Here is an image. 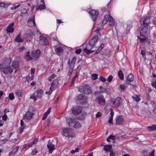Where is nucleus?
<instances>
[{
    "mask_svg": "<svg viewBox=\"0 0 156 156\" xmlns=\"http://www.w3.org/2000/svg\"><path fill=\"white\" fill-rule=\"evenodd\" d=\"M31 1L33 3L36 2L37 5L40 4L41 2H42V4H44V2L43 0H31Z\"/></svg>",
    "mask_w": 156,
    "mask_h": 156,
    "instance_id": "obj_35",
    "label": "nucleus"
},
{
    "mask_svg": "<svg viewBox=\"0 0 156 156\" xmlns=\"http://www.w3.org/2000/svg\"><path fill=\"white\" fill-rule=\"evenodd\" d=\"M152 29L154 31L153 33L154 37V38L156 39V27H152Z\"/></svg>",
    "mask_w": 156,
    "mask_h": 156,
    "instance_id": "obj_43",
    "label": "nucleus"
},
{
    "mask_svg": "<svg viewBox=\"0 0 156 156\" xmlns=\"http://www.w3.org/2000/svg\"><path fill=\"white\" fill-rule=\"evenodd\" d=\"M47 147L48 149L49 152L50 153H52L53 151L55 149L54 145L50 142V140H49L48 142Z\"/></svg>",
    "mask_w": 156,
    "mask_h": 156,
    "instance_id": "obj_19",
    "label": "nucleus"
},
{
    "mask_svg": "<svg viewBox=\"0 0 156 156\" xmlns=\"http://www.w3.org/2000/svg\"><path fill=\"white\" fill-rule=\"evenodd\" d=\"M19 148V147L18 146H16L9 153V155L12 156L17 151Z\"/></svg>",
    "mask_w": 156,
    "mask_h": 156,
    "instance_id": "obj_27",
    "label": "nucleus"
},
{
    "mask_svg": "<svg viewBox=\"0 0 156 156\" xmlns=\"http://www.w3.org/2000/svg\"><path fill=\"white\" fill-rule=\"evenodd\" d=\"M150 23V18L149 17H144L141 19V26L140 28V37L141 42H144L147 38V31L148 24Z\"/></svg>",
    "mask_w": 156,
    "mask_h": 156,
    "instance_id": "obj_1",
    "label": "nucleus"
},
{
    "mask_svg": "<svg viewBox=\"0 0 156 156\" xmlns=\"http://www.w3.org/2000/svg\"><path fill=\"white\" fill-rule=\"evenodd\" d=\"M66 122L69 126L73 127L75 128H79L81 126V124L78 122L76 121L74 119L69 118L66 119Z\"/></svg>",
    "mask_w": 156,
    "mask_h": 156,
    "instance_id": "obj_4",
    "label": "nucleus"
},
{
    "mask_svg": "<svg viewBox=\"0 0 156 156\" xmlns=\"http://www.w3.org/2000/svg\"><path fill=\"white\" fill-rule=\"evenodd\" d=\"M109 138L110 139H111L112 140H114L115 139V136H113L112 135H110L109 136Z\"/></svg>",
    "mask_w": 156,
    "mask_h": 156,
    "instance_id": "obj_51",
    "label": "nucleus"
},
{
    "mask_svg": "<svg viewBox=\"0 0 156 156\" xmlns=\"http://www.w3.org/2000/svg\"><path fill=\"white\" fill-rule=\"evenodd\" d=\"M63 50L62 48L60 47H58L55 49V51L57 53H59L61 52Z\"/></svg>",
    "mask_w": 156,
    "mask_h": 156,
    "instance_id": "obj_41",
    "label": "nucleus"
},
{
    "mask_svg": "<svg viewBox=\"0 0 156 156\" xmlns=\"http://www.w3.org/2000/svg\"><path fill=\"white\" fill-rule=\"evenodd\" d=\"M115 120V124L116 125L121 124L124 122V119L122 116H119L116 118Z\"/></svg>",
    "mask_w": 156,
    "mask_h": 156,
    "instance_id": "obj_22",
    "label": "nucleus"
},
{
    "mask_svg": "<svg viewBox=\"0 0 156 156\" xmlns=\"http://www.w3.org/2000/svg\"><path fill=\"white\" fill-rule=\"evenodd\" d=\"M25 58L28 60H30L32 59V58L30 55L29 51H28L26 52Z\"/></svg>",
    "mask_w": 156,
    "mask_h": 156,
    "instance_id": "obj_33",
    "label": "nucleus"
},
{
    "mask_svg": "<svg viewBox=\"0 0 156 156\" xmlns=\"http://www.w3.org/2000/svg\"><path fill=\"white\" fill-rule=\"evenodd\" d=\"M11 62V60L9 58H7L1 64H0V66H10Z\"/></svg>",
    "mask_w": 156,
    "mask_h": 156,
    "instance_id": "obj_18",
    "label": "nucleus"
},
{
    "mask_svg": "<svg viewBox=\"0 0 156 156\" xmlns=\"http://www.w3.org/2000/svg\"><path fill=\"white\" fill-rule=\"evenodd\" d=\"M0 69L1 72L5 74H11L13 71L12 68L10 66H0Z\"/></svg>",
    "mask_w": 156,
    "mask_h": 156,
    "instance_id": "obj_9",
    "label": "nucleus"
},
{
    "mask_svg": "<svg viewBox=\"0 0 156 156\" xmlns=\"http://www.w3.org/2000/svg\"><path fill=\"white\" fill-rule=\"evenodd\" d=\"M101 115V113L100 112H98L96 115V117L97 118H99Z\"/></svg>",
    "mask_w": 156,
    "mask_h": 156,
    "instance_id": "obj_60",
    "label": "nucleus"
},
{
    "mask_svg": "<svg viewBox=\"0 0 156 156\" xmlns=\"http://www.w3.org/2000/svg\"><path fill=\"white\" fill-rule=\"evenodd\" d=\"M100 89L101 90V93L104 92L105 93V88H104L103 86H101L99 87Z\"/></svg>",
    "mask_w": 156,
    "mask_h": 156,
    "instance_id": "obj_49",
    "label": "nucleus"
},
{
    "mask_svg": "<svg viewBox=\"0 0 156 156\" xmlns=\"http://www.w3.org/2000/svg\"><path fill=\"white\" fill-rule=\"evenodd\" d=\"M43 93V91L41 89L37 90L30 96V98L33 99L34 101H35L37 98H41L42 97Z\"/></svg>",
    "mask_w": 156,
    "mask_h": 156,
    "instance_id": "obj_7",
    "label": "nucleus"
},
{
    "mask_svg": "<svg viewBox=\"0 0 156 156\" xmlns=\"http://www.w3.org/2000/svg\"><path fill=\"white\" fill-rule=\"evenodd\" d=\"M109 110L111 112L110 113V115H111V116L109 118V119L108 121V122L111 124H112V119H113V116L114 113L112 112V108H110L109 109Z\"/></svg>",
    "mask_w": 156,
    "mask_h": 156,
    "instance_id": "obj_26",
    "label": "nucleus"
},
{
    "mask_svg": "<svg viewBox=\"0 0 156 156\" xmlns=\"http://www.w3.org/2000/svg\"><path fill=\"white\" fill-rule=\"evenodd\" d=\"M19 5H18L17 6L15 5L14 6H13L12 7L11 9H15L17 8H18L19 7Z\"/></svg>",
    "mask_w": 156,
    "mask_h": 156,
    "instance_id": "obj_63",
    "label": "nucleus"
},
{
    "mask_svg": "<svg viewBox=\"0 0 156 156\" xmlns=\"http://www.w3.org/2000/svg\"><path fill=\"white\" fill-rule=\"evenodd\" d=\"M45 9V5L44 4H41L38 5L36 7L35 11H37L38 10H42Z\"/></svg>",
    "mask_w": 156,
    "mask_h": 156,
    "instance_id": "obj_25",
    "label": "nucleus"
},
{
    "mask_svg": "<svg viewBox=\"0 0 156 156\" xmlns=\"http://www.w3.org/2000/svg\"><path fill=\"white\" fill-rule=\"evenodd\" d=\"M20 124L21 127L24 128L26 125H25L23 121L22 120H21Z\"/></svg>",
    "mask_w": 156,
    "mask_h": 156,
    "instance_id": "obj_55",
    "label": "nucleus"
},
{
    "mask_svg": "<svg viewBox=\"0 0 156 156\" xmlns=\"http://www.w3.org/2000/svg\"><path fill=\"white\" fill-rule=\"evenodd\" d=\"M79 91L80 92L88 94L92 92L91 88L89 86L83 84L80 86L78 88Z\"/></svg>",
    "mask_w": 156,
    "mask_h": 156,
    "instance_id": "obj_6",
    "label": "nucleus"
},
{
    "mask_svg": "<svg viewBox=\"0 0 156 156\" xmlns=\"http://www.w3.org/2000/svg\"><path fill=\"white\" fill-rule=\"evenodd\" d=\"M110 91V89L108 88H105V93H107L108 94L109 93Z\"/></svg>",
    "mask_w": 156,
    "mask_h": 156,
    "instance_id": "obj_58",
    "label": "nucleus"
},
{
    "mask_svg": "<svg viewBox=\"0 0 156 156\" xmlns=\"http://www.w3.org/2000/svg\"><path fill=\"white\" fill-rule=\"evenodd\" d=\"M19 62L18 61H14L12 62L11 65V67L12 69H16L19 67Z\"/></svg>",
    "mask_w": 156,
    "mask_h": 156,
    "instance_id": "obj_20",
    "label": "nucleus"
},
{
    "mask_svg": "<svg viewBox=\"0 0 156 156\" xmlns=\"http://www.w3.org/2000/svg\"><path fill=\"white\" fill-rule=\"evenodd\" d=\"M120 89H121L123 90H124L125 88V86L123 85H122V84H121V85H120Z\"/></svg>",
    "mask_w": 156,
    "mask_h": 156,
    "instance_id": "obj_61",
    "label": "nucleus"
},
{
    "mask_svg": "<svg viewBox=\"0 0 156 156\" xmlns=\"http://www.w3.org/2000/svg\"><path fill=\"white\" fill-rule=\"evenodd\" d=\"M134 80L133 75L132 74H130L127 77V80L126 83L127 84H129V83Z\"/></svg>",
    "mask_w": 156,
    "mask_h": 156,
    "instance_id": "obj_24",
    "label": "nucleus"
},
{
    "mask_svg": "<svg viewBox=\"0 0 156 156\" xmlns=\"http://www.w3.org/2000/svg\"><path fill=\"white\" fill-rule=\"evenodd\" d=\"M39 43L44 45H47L48 44V42L47 38L43 36H40L39 37Z\"/></svg>",
    "mask_w": 156,
    "mask_h": 156,
    "instance_id": "obj_13",
    "label": "nucleus"
},
{
    "mask_svg": "<svg viewBox=\"0 0 156 156\" xmlns=\"http://www.w3.org/2000/svg\"><path fill=\"white\" fill-rule=\"evenodd\" d=\"M82 109V108L81 106L74 107L72 110V113L74 115H78L81 112Z\"/></svg>",
    "mask_w": 156,
    "mask_h": 156,
    "instance_id": "obj_12",
    "label": "nucleus"
},
{
    "mask_svg": "<svg viewBox=\"0 0 156 156\" xmlns=\"http://www.w3.org/2000/svg\"><path fill=\"white\" fill-rule=\"evenodd\" d=\"M91 77L93 80H95L97 79L98 75L96 73H93L91 75Z\"/></svg>",
    "mask_w": 156,
    "mask_h": 156,
    "instance_id": "obj_42",
    "label": "nucleus"
},
{
    "mask_svg": "<svg viewBox=\"0 0 156 156\" xmlns=\"http://www.w3.org/2000/svg\"><path fill=\"white\" fill-rule=\"evenodd\" d=\"M151 85L153 87L156 89V80L154 82H152V83Z\"/></svg>",
    "mask_w": 156,
    "mask_h": 156,
    "instance_id": "obj_56",
    "label": "nucleus"
},
{
    "mask_svg": "<svg viewBox=\"0 0 156 156\" xmlns=\"http://www.w3.org/2000/svg\"><path fill=\"white\" fill-rule=\"evenodd\" d=\"M33 113L30 111H28L23 116V119L30 120L33 117Z\"/></svg>",
    "mask_w": 156,
    "mask_h": 156,
    "instance_id": "obj_16",
    "label": "nucleus"
},
{
    "mask_svg": "<svg viewBox=\"0 0 156 156\" xmlns=\"http://www.w3.org/2000/svg\"><path fill=\"white\" fill-rule=\"evenodd\" d=\"M21 33H20L14 39L15 41L17 42H23L24 41L23 38H21Z\"/></svg>",
    "mask_w": 156,
    "mask_h": 156,
    "instance_id": "obj_23",
    "label": "nucleus"
},
{
    "mask_svg": "<svg viewBox=\"0 0 156 156\" xmlns=\"http://www.w3.org/2000/svg\"><path fill=\"white\" fill-rule=\"evenodd\" d=\"M147 128L149 131L155 130H156V125H153L152 126H147Z\"/></svg>",
    "mask_w": 156,
    "mask_h": 156,
    "instance_id": "obj_34",
    "label": "nucleus"
},
{
    "mask_svg": "<svg viewBox=\"0 0 156 156\" xmlns=\"http://www.w3.org/2000/svg\"><path fill=\"white\" fill-rule=\"evenodd\" d=\"M55 77H56V75L55 74H52L48 78V80L49 81H51Z\"/></svg>",
    "mask_w": 156,
    "mask_h": 156,
    "instance_id": "obj_44",
    "label": "nucleus"
},
{
    "mask_svg": "<svg viewBox=\"0 0 156 156\" xmlns=\"http://www.w3.org/2000/svg\"><path fill=\"white\" fill-rule=\"evenodd\" d=\"M97 99L98 100L99 104L101 105H104L105 104V100L104 99L103 95H100L97 98Z\"/></svg>",
    "mask_w": 156,
    "mask_h": 156,
    "instance_id": "obj_21",
    "label": "nucleus"
},
{
    "mask_svg": "<svg viewBox=\"0 0 156 156\" xmlns=\"http://www.w3.org/2000/svg\"><path fill=\"white\" fill-rule=\"evenodd\" d=\"M111 102L113 104L116 108H118L122 105V101L120 98L118 97L115 100H111Z\"/></svg>",
    "mask_w": 156,
    "mask_h": 156,
    "instance_id": "obj_10",
    "label": "nucleus"
},
{
    "mask_svg": "<svg viewBox=\"0 0 156 156\" xmlns=\"http://www.w3.org/2000/svg\"><path fill=\"white\" fill-rule=\"evenodd\" d=\"M35 15L33 18L29 19L27 22L28 25L30 27H32L36 25L34 19Z\"/></svg>",
    "mask_w": 156,
    "mask_h": 156,
    "instance_id": "obj_17",
    "label": "nucleus"
},
{
    "mask_svg": "<svg viewBox=\"0 0 156 156\" xmlns=\"http://www.w3.org/2000/svg\"><path fill=\"white\" fill-rule=\"evenodd\" d=\"M85 96V95L83 94H80L77 96L78 99L80 100H81L83 99Z\"/></svg>",
    "mask_w": 156,
    "mask_h": 156,
    "instance_id": "obj_40",
    "label": "nucleus"
},
{
    "mask_svg": "<svg viewBox=\"0 0 156 156\" xmlns=\"http://www.w3.org/2000/svg\"><path fill=\"white\" fill-rule=\"evenodd\" d=\"M110 156H115V154L112 151V150L110 151Z\"/></svg>",
    "mask_w": 156,
    "mask_h": 156,
    "instance_id": "obj_59",
    "label": "nucleus"
},
{
    "mask_svg": "<svg viewBox=\"0 0 156 156\" xmlns=\"http://www.w3.org/2000/svg\"><path fill=\"white\" fill-rule=\"evenodd\" d=\"M9 98L11 100H12L14 99V97L13 93H10L9 95Z\"/></svg>",
    "mask_w": 156,
    "mask_h": 156,
    "instance_id": "obj_47",
    "label": "nucleus"
},
{
    "mask_svg": "<svg viewBox=\"0 0 156 156\" xmlns=\"http://www.w3.org/2000/svg\"><path fill=\"white\" fill-rule=\"evenodd\" d=\"M14 29L13 27L9 26L6 29L7 33H12L14 31Z\"/></svg>",
    "mask_w": 156,
    "mask_h": 156,
    "instance_id": "obj_36",
    "label": "nucleus"
},
{
    "mask_svg": "<svg viewBox=\"0 0 156 156\" xmlns=\"http://www.w3.org/2000/svg\"><path fill=\"white\" fill-rule=\"evenodd\" d=\"M21 14L20 15L21 16H24L27 15V11L25 8L22 9L21 10Z\"/></svg>",
    "mask_w": 156,
    "mask_h": 156,
    "instance_id": "obj_29",
    "label": "nucleus"
},
{
    "mask_svg": "<svg viewBox=\"0 0 156 156\" xmlns=\"http://www.w3.org/2000/svg\"><path fill=\"white\" fill-rule=\"evenodd\" d=\"M31 55L33 57L36 58H38L40 56V51L39 50L32 51L31 52Z\"/></svg>",
    "mask_w": 156,
    "mask_h": 156,
    "instance_id": "obj_15",
    "label": "nucleus"
},
{
    "mask_svg": "<svg viewBox=\"0 0 156 156\" xmlns=\"http://www.w3.org/2000/svg\"><path fill=\"white\" fill-rule=\"evenodd\" d=\"M58 80L56 79L54 80L52 83V84L51 85L49 89V94H51L52 91V89L53 90H55L56 89L58 85Z\"/></svg>",
    "mask_w": 156,
    "mask_h": 156,
    "instance_id": "obj_11",
    "label": "nucleus"
},
{
    "mask_svg": "<svg viewBox=\"0 0 156 156\" xmlns=\"http://www.w3.org/2000/svg\"><path fill=\"white\" fill-rule=\"evenodd\" d=\"M76 60V57H74L71 60V62L70 63V60H69L68 62V64H69V68L68 73V75L70 76L72 73L74 68V66Z\"/></svg>",
    "mask_w": 156,
    "mask_h": 156,
    "instance_id": "obj_8",
    "label": "nucleus"
},
{
    "mask_svg": "<svg viewBox=\"0 0 156 156\" xmlns=\"http://www.w3.org/2000/svg\"><path fill=\"white\" fill-rule=\"evenodd\" d=\"M132 98L134 101L136 102H139L140 100V98L138 95L135 94L132 96Z\"/></svg>",
    "mask_w": 156,
    "mask_h": 156,
    "instance_id": "obj_31",
    "label": "nucleus"
},
{
    "mask_svg": "<svg viewBox=\"0 0 156 156\" xmlns=\"http://www.w3.org/2000/svg\"><path fill=\"white\" fill-rule=\"evenodd\" d=\"M112 147L111 145H105L104 146V150L106 151H110L112 150Z\"/></svg>",
    "mask_w": 156,
    "mask_h": 156,
    "instance_id": "obj_30",
    "label": "nucleus"
},
{
    "mask_svg": "<svg viewBox=\"0 0 156 156\" xmlns=\"http://www.w3.org/2000/svg\"><path fill=\"white\" fill-rule=\"evenodd\" d=\"M37 141V139L36 138L34 139L29 144V146H32L33 145L35 144Z\"/></svg>",
    "mask_w": 156,
    "mask_h": 156,
    "instance_id": "obj_38",
    "label": "nucleus"
},
{
    "mask_svg": "<svg viewBox=\"0 0 156 156\" xmlns=\"http://www.w3.org/2000/svg\"><path fill=\"white\" fill-rule=\"evenodd\" d=\"M37 152V151L36 149H34V150H33L32 151V154H33V155H34Z\"/></svg>",
    "mask_w": 156,
    "mask_h": 156,
    "instance_id": "obj_62",
    "label": "nucleus"
},
{
    "mask_svg": "<svg viewBox=\"0 0 156 156\" xmlns=\"http://www.w3.org/2000/svg\"><path fill=\"white\" fill-rule=\"evenodd\" d=\"M104 46V44H101L100 46L98 48L97 50L96 51V53H98L102 49Z\"/></svg>",
    "mask_w": 156,
    "mask_h": 156,
    "instance_id": "obj_37",
    "label": "nucleus"
},
{
    "mask_svg": "<svg viewBox=\"0 0 156 156\" xmlns=\"http://www.w3.org/2000/svg\"><path fill=\"white\" fill-rule=\"evenodd\" d=\"M25 47L23 46H22L18 50L19 52H22L23 51V50H25Z\"/></svg>",
    "mask_w": 156,
    "mask_h": 156,
    "instance_id": "obj_52",
    "label": "nucleus"
},
{
    "mask_svg": "<svg viewBox=\"0 0 156 156\" xmlns=\"http://www.w3.org/2000/svg\"><path fill=\"white\" fill-rule=\"evenodd\" d=\"M51 110V108H49L47 111L44 114L42 118V119L43 120H44L47 118L48 115L50 113Z\"/></svg>",
    "mask_w": 156,
    "mask_h": 156,
    "instance_id": "obj_28",
    "label": "nucleus"
},
{
    "mask_svg": "<svg viewBox=\"0 0 156 156\" xmlns=\"http://www.w3.org/2000/svg\"><path fill=\"white\" fill-rule=\"evenodd\" d=\"M81 51V49H78L75 51V53L77 54H80Z\"/></svg>",
    "mask_w": 156,
    "mask_h": 156,
    "instance_id": "obj_54",
    "label": "nucleus"
},
{
    "mask_svg": "<svg viewBox=\"0 0 156 156\" xmlns=\"http://www.w3.org/2000/svg\"><path fill=\"white\" fill-rule=\"evenodd\" d=\"M89 14L91 16L93 20L95 21L96 20V18L98 14V12L94 10H92L89 12Z\"/></svg>",
    "mask_w": 156,
    "mask_h": 156,
    "instance_id": "obj_14",
    "label": "nucleus"
},
{
    "mask_svg": "<svg viewBox=\"0 0 156 156\" xmlns=\"http://www.w3.org/2000/svg\"><path fill=\"white\" fill-rule=\"evenodd\" d=\"M155 151V150H153V151L148 154V155L147 156H154Z\"/></svg>",
    "mask_w": 156,
    "mask_h": 156,
    "instance_id": "obj_48",
    "label": "nucleus"
},
{
    "mask_svg": "<svg viewBox=\"0 0 156 156\" xmlns=\"http://www.w3.org/2000/svg\"><path fill=\"white\" fill-rule=\"evenodd\" d=\"M99 80L103 82H105L106 80L105 78L104 77H103L102 76H101L99 78Z\"/></svg>",
    "mask_w": 156,
    "mask_h": 156,
    "instance_id": "obj_46",
    "label": "nucleus"
},
{
    "mask_svg": "<svg viewBox=\"0 0 156 156\" xmlns=\"http://www.w3.org/2000/svg\"><path fill=\"white\" fill-rule=\"evenodd\" d=\"M153 21L154 24L156 25V16L153 19Z\"/></svg>",
    "mask_w": 156,
    "mask_h": 156,
    "instance_id": "obj_64",
    "label": "nucleus"
},
{
    "mask_svg": "<svg viewBox=\"0 0 156 156\" xmlns=\"http://www.w3.org/2000/svg\"><path fill=\"white\" fill-rule=\"evenodd\" d=\"M99 40L98 35H95L89 41L88 43H87L83 49V51L87 55H89L94 52V50H91L94 47L98 41Z\"/></svg>",
    "mask_w": 156,
    "mask_h": 156,
    "instance_id": "obj_2",
    "label": "nucleus"
},
{
    "mask_svg": "<svg viewBox=\"0 0 156 156\" xmlns=\"http://www.w3.org/2000/svg\"><path fill=\"white\" fill-rule=\"evenodd\" d=\"M62 135L68 138H73L75 136L74 130L70 128H62Z\"/></svg>",
    "mask_w": 156,
    "mask_h": 156,
    "instance_id": "obj_3",
    "label": "nucleus"
},
{
    "mask_svg": "<svg viewBox=\"0 0 156 156\" xmlns=\"http://www.w3.org/2000/svg\"><path fill=\"white\" fill-rule=\"evenodd\" d=\"M118 75L121 80H122L123 79L124 76L122 70H119L118 71Z\"/></svg>",
    "mask_w": 156,
    "mask_h": 156,
    "instance_id": "obj_32",
    "label": "nucleus"
},
{
    "mask_svg": "<svg viewBox=\"0 0 156 156\" xmlns=\"http://www.w3.org/2000/svg\"><path fill=\"white\" fill-rule=\"evenodd\" d=\"M113 79V76L112 75H110L108 77L107 80L109 83H110Z\"/></svg>",
    "mask_w": 156,
    "mask_h": 156,
    "instance_id": "obj_45",
    "label": "nucleus"
},
{
    "mask_svg": "<svg viewBox=\"0 0 156 156\" xmlns=\"http://www.w3.org/2000/svg\"><path fill=\"white\" fill-rule=\"evenodd\" d=\"M6 112H5V114L2 116V119L3 120L5 121L6 120L7 116L6 115Z\"/></svg>",
    "mask_w": 156,
    "mask_h": 156,
    "instance_id": "obj_57",
    "label": "nucleus"
},
{
    "mask_svg": "<svg viewBox=\"0 0 156 156\" xmlns=\"http://www.w3.org/2000/svg\"><path fill=\"white\" fill-rule=\"evenodd\" d=\"M16 95L18 97H21L23 95V93L22 91L20 90H18L16 91Z\"/></svg>",
    "mask_w": 156,
    "mask_h": 156,
    "instance_id": "obj_39",
    "label": "nucleus"
},
{
    "mask_svg": "<svg viewBox=\"0 0 156 156\" xmlns=\"http://www.w3.org/2000/svg\"><path fill=\"white\" fill-rule=\"evenodd\" d=\"M108 22L109 25L110 26H113L115 24L114 19L109 15H105L102 21V24L105 25Z\"/></svg>",
    "mask_w": 156,
    "mask_h": 156,
    "instance_id": "obj_5",
    "label": "nucleus"
},
{
    "mask_svg": "<svg viewBox=\"0 0 156 156\" xmlns=\"http://www.w3.org/2000/svg\"><path fill=\"white\" fill-rule=\"evenodd\" d=\"M8 141V140L6 139H5L1 140V142L2 144H3L6 143V142Z\"/></svg>",
    "mask_w": 156,
    "mask_h": 156,
    "instance_id": "obj_53",
    "label": "nucleus"
},
{
    "mask_svg": "<svg viewBox=\"0 0 156 156\" xmlns=\"http://www.w3.org/2000/svg\"><path fill=\"white\" fill-rule=\"evenodd\" d=\"M32 146H29V144H25L24 145L23 147V149H28L29 147H30Z\"/></svg>",
    "mask_w": 156,
    "mask_h": 156,
    "instance_id": "obj_50",
    "label": "nucleus"
}]
</instances>
